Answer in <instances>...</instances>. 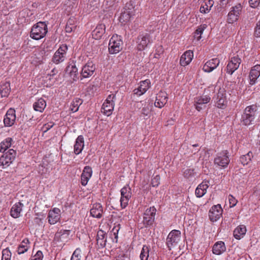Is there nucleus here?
Masks as SVG:
<instances>
[{"instance_id":"obj_1","label":"nucleus","mask_w":260,"mask_h":260,"mask_svg":"<svg viewBox=\"0 0 260 260\" xmlns=\"http://www.w3.org/2000/svg\"><path fill=\"white\" fill-rule=\"evenodd\" d=\"M257 110V107L256 105H252L247 107L242 115L241 122L242 124L245 125H249L252 124V122L255 119Z\"/></svg>"},{"instance_id":"obj_2","label":"nucleus","mask_w":260,"mask_h":260,"mask_svg":"<svg viewBox=\"0 0 260 260\" xmlns=\"http://www.w3.org/2000/svg\"><path fill=\"white\" fill-rule=\"evenodd\" d=\"M47 32V26L44 22H39L31 28L30 36L35 40H40L44 37Z\"/></svg>"},{"instance_id":"obj_3","label":"nucleus","mask_w":260,"mask_h":260,"mask_svg":"<svg viewBox=\"0 0 260 260\" xmlns=\"http://www.w3.org/2000/svg\"><path fill=\"white\" fill-rule=\"evenodd\" d=\"M123 42L121 37L118 35L113 36L109 43V52L110 54H116L122 48Z\"/></svg>"},{"instance_id":"obj_4","label":"nucleus","mask_w":260,"mask_h":260,"mask_svg":"<svg viewBox=\"0 0 260 260\" xmlns=\"http://www.w3.org/2000/svg\"><path fill=\"white\" fill-rule=\"evenodd\" d=\"M134 7L132 2L126 3L119 18V21L123 24L127 22L134 14Z\"/></svg>"},{"instance_id":"obj_5","label":"nucleus","mask_w":260,"mask_h":260,"mask_svg":"<svg viewBox=\"0 0 260 260\" xmlns=\"http://www.w3.org/2000/svg\"><path fill=\"white\" fill-rule=\"evenodd\" d=\"M67 50V45L66 44L61 45L55 52L52 59V62L56 64H58L63 61L66 58Z\"/></svg>"},{"instance_id":"obj_6","label":"nucleus","mask_w":260,"mask_h":260,"mask_svg":"<svg viewBox=\"0 0 260 260\" xmlns=\"http://www.w3.org/2000/svg\"><path fill=\"white\" fill-rule=\"evenodd\" d=\"M242 6L240 4H237L232 7L231 11L228 14L227 21L229 23L233 24L236 22L239 19L241 13Z\"/></svg>"},{"instance_id":"obj_7","label":"nucleus","mask_w":260,"mask_h":260,"mask_svg":"<svg viewBox=\"0 0 260 260\" xmlns=\"http://www.w3.org/2000/svg\"><path fill=\"white\" fill-rule=\"evenodd\" d=\"M180 232L178 230L172 231L168 236L166 240V244L169 250L176 246L180 240Z\"/></svg>"},{"instance_id":"obj_8","label":"nucleus","mask_w":260,"mask_h":260,"mask_svg":"<svg viewBox=\"0 0 260 260\" xmlns=\"http://www.w3.org/2000/svg\"><path fill=\"white\" fill-rule=\"evenodd\" d=\"M120 204L122 208H125L127 205L129 199L132 197V191L131 187L127 185L121 188V190Z\"/></svg>"},{"instance_id":"obj_9","label":"nucleus","mask_w":260,"mask_h":260,"mask_svg":"<svg viewBox=\"0 0 260 260\" xmlns=\"http://www.w3.org/2000/svg\"><path fill=\"white\" fill-rule=\"evenodd\" d=\"M156 213V209L154 207H151L147 209L143 217V222L146 225H149L153 224Z\"/></svg>"},{"instance_id":"obj_10","label":"nucleus","mask_w":260,"mask_h":260,"mask_svg":"<svg viewBox=\"0 0 260 260\" xmlns=\"http://www.w3.org/2000/svg\"><path fill=\"white\" fill-rule=\"evenodd\" d=\"M150 43V36L149 34H142L140 35L137 38V48L141 51L147 46Z\"/></svg>"},{"instance_id":"obj_11","label":"nucleus","mask_w":260,"mask_h":260,"mask_svg":"<svg viewBox=\"0 0 260 260\" xmlns=\"http://www.w3.org/2000/svg\"><path fill=\"white\" fill-rule=\"evenodd\" d=\"M70 230H60L55 234L54 241L60 243V245H64L70 240Z\"/></svg>"},{"instance_id":"obj_12","label":"nucleus","mask_w":260,"mask_h":260,"mask_svg":"<svg viewBox=\"0 0 260 260\" xmlns=\"http://www.w3.org/2000/svg\"><path fill=\"white\" fill-rule=\"evenodd\" d=\"M228 153L227 150H224L218 154L217 157L214 159L215 164L223 168L227 167L230 162V159L227 155Z\"/></svg>"},{"instance_id":"obj_13","label":"nucleus","mask_w":260,"mask_h":260,"mask_svg":"<svg viewBox=\"0 0 260 260\" xmlns=\"http://www.w3.org/2000/svg\"><path fill=\"white\" fill-rule=\"evenodd\" d=\"M95 70V64L92 62H88L82 67L81 76L84 78H89L93 75Z\"/></svg>"},{"instance_id":"obj_14","label":"nucleus","mask_w":260,"mask_h":260,"mask_svg":"<svg viewBox=\"0 0 260 260\" xmlns=\"http://www.w3.org/2000/svg\"><path fill=\"white\" fill-rule=\"evenodd\" d=\"M222 213V209L220 205L218 204L213 206L210 210L209 212V216L211 221L214 222L217 221Z\"/></svg>"},{"instance_id":"obj_15","label":"nucleus","mask_w":260,"mask_h":260,"mask_svg":"<svg viewBox=\"0 0 260 260\" xmlns=\"http://www.w3.org/2000/svg\"><path fill=\"white\" fill-rule=\"evenodd\" d=\"M241 59L238 56H234L231 58L230 61L227 65V73L232 75L236 70L238 69L241 63Z\"/></svg>"},{"instance_id":"obj_16","label":"nucleus","mask_w":260,"mask_h":260,"mask_svg":"<svg viewBox=\"0 0 260 260\" xmlns=\"http://www.w3.org/2000/svg\"><path fill=\"white\" fill-rule=\"evenodd\" d=\"M60 218V210L57 208H54L49 211L48 214V222L50 224H54L57 223Z\"/></svg>"},{"instance_id":"obj_17","label":"nucleus","mask_w":260,"mask_h":260,"mask_svg":"<svg viewBox=\"0 0 260 260\" xmlns=\"http://www.w3.org/2000/svg\"><path fill=\"white\" fill-rule=\"evenodd\" d=\"M150 85V81L148 79L141 81L139 87L133 90L134 94L138 96L143 94L149 88Z\"/></svg>"},{"instance_id":"obj_18","label":"nucleus","mask_w":260,"mask_h":260,"mask_svg":"<svg viewBox=\"0 0 260 260\" xmlns=\"http://www.w3.org/2000/svg\"><path fill=\"white\" fill-rule=\"evenodd\" d=\"M16 116L15 114V110L14 109H9L4 118V123L6 126H12L15 121Z\"/></svg>"},{"instance_id":"obj_19","label":"nucleus","mask_w":260,"mask_h":260,"mask_svg":"<svg viewBox=\"0 0 260 260\" xmlns=\"http://www.w3.org/2000/svg\"><path fill=\"white\" fill-rule=\"evenodd\" d=\"M226 93L224 89H220L217 95L216 106L218 108L224 109L226 105Z\"/></svg>"},{"instance_id":"obj_20","label":"nucleus","mask_w":260,"mask_h":260,"mask_svg":"<svg viewBox=\"0 0 260 260\" xmlns=\"http://www.w3.org/2000/svg\"><path fill=\"white\" fill-rule=\"evenodd\" d=\"M220 63L218 58H213L207 61L204 65L203 70L205 72L210 73L216 69Z\"/></svg>"},{"instance_id":"obj_21","label":"nucleus","mask_w":260,"mask_h":260,"mask_svg":"<svg viewBox=\"0 0 260 260\" xmlns=\"http://www.w3.org/2000/svg\"><path fill=\"white\" fill-rule=\"evenodd\" d=\"M92 174V169L89 166L84 167L83 172L81 176V183L83 186H85L89 179L91 178Z\"/></svg>"},{"instance_id":"obj_22","label":"nucleus","mask_w":260,"mask_h":260,"mask_svg":"<svg viewBox=\"0 0 260 260\" xmlns=\"http://www.w3.org/2000/svg\"><path fill=\"white\" fill-rule=\"evenodd\" d=\"M167 94L162 91L159 92L156 96L155 106L159 108L163 107L167 102Z\"/></svg>"},{"instance_id":"obj_23","label":"nucleus","mask_w":260,"mask_h":260,"mask_svg":"<svg viewBox=\"0 0 260 260\" xmlns=\"http://www.w3.org/2000/svg\"><path fill=\"white\" fill-rule=\"evenodd\" d=\"M260 76V65L256 64L252 68L249 74L250 84L253 85Z\"/></svg>"},{"instance_id":"obj_24","label":"nucleus","mask_w":260,"mask_h":260,"mask_svg":"<svg viewBox=\"0 0 260 260\" xmlns=\"http://www.w3.org/2000/svg\"><path fill=\"white\" fill-rule=\"evenodd\" d=\"M210 100V97L207 95L196 98L194 101V105L196 107V109L198 111H201L202 109H203V107L200 106V105H205L206 104L209 103Z\"/></svg>"},{"instance_id":"obj_25","label":"nucleus","mask_w":260,"mask_h":260,"mask_svg":"<svg viewBox=\"0 0 260 260\" xmlns=\"http://www.w3.org/2000/svg\"><path fill=\"white\" fill-rule=\"evenodd\" d=\"M193 56V53L192 51H185L180 57V63L181 66L185 67L188 65L192 60Z\"/></svg>"},{"instance_id":"obj_26","label":"nucleus","mask_w":260,"mask_h":260,"mask_svg":"<svg viewBox=\"0 0 260 260\" xmlns=\"http://www.w3.org/2000/svg\"><path fill=\"white\" fill-rule=\"evenodd\" d=\"M106 26L104 24H99L92 32V36L95 40L100 39L105 32Z\"/></svg>"},{"instance_id":"obj_27","label":"nucleus","mask_w":260,"mask_h":260,"mask_svg":"<svg viewBox=\"0 0 260 260\" xmlns=\"http://www.w3.org/2000/svg\"><path fill=\"white\" fill-rule=\"evenodd\" d=\"M199 147L198 144L190 146L189 147L187 145L184 144L180 149L181 153H183L184 154H196L199 150V148H195Z\"/></svg>"},{"instance_id":"obj_28","label":"nucleus","mask_w":260,"mask_h":260,"mask_svg":"<svg viewBox=\"0 0 260 260\" xmlns=\"http://www.w3.org/2000/svg\"><path fill=\"white\" fill-rule=\"evenodd\" d=\"M103 213V207L100 203L93 204L90 209V214L92 217L100 218L102 217Z\"/></svg>"},{"instance_id":"obj_29","label":"nucleus","mask_w":260,"mask_h":260,"mask_svg":"<svg viewBox=\"0 0 260 260\" xmlns=\"http://www.w3.org/2000/svg\"><path fill=\"white\" fill-rule=\"evenodd\" d=\"M84 146V138L82 136H79L76 140L75 144L74 146L75 153L76 154H79L81 153Z\"/></svg>"},{"instance_id":"obj_30","label":"nucleus","mask_w":260,"mask_h":260,"mask_svg":"<svg viewBox=\"0 0 260 260\" xmlns=\"http://www.w3.org/2000/svg\"><path fill=\"white\" fill-rule=\"evenodd\" d=\"M208 181H204L199 184L196 189V195L198 198L203 197L206 192L207 189L209 186Z\"/></svg>"},{"instance_id":"obj_31","label":"nucleus","mask_w":260,"mask_h":260,"mask_svg":"<svg viewBox=\"0 0 260 260\" xmlns=\"http://www.w3.org/2000/svg\"><path fill=\"white\" fill-rule=\"evenodd\" d=\"M226 248L224 243L222 241L217 242L213 246V253L216 255H220L225 251Z\"/></svg>"},{"instance_id":"obj_32","label":"nucleus","mask_w":260,"mask_h":260,"mask_svg":"<svg viewBox=\"0 0 260 260\" xmlns=\"http://www.w3.org/2000/svg\"><path fill=\"white\" fill-rule=\"evenodd\" d=\"M114 102L108 103L105 102L102 106V112H103L104 114L109 116L111 115L114 109Z\"/></svg>"},{"instance_id":"obj_33","label":"nucleus","mask_w":260,"mask_h":260,"mask_svg":"<svg viewBox=\"0 0 260 260\" xmlns=\"http://www.w3.org/2000/svg\"><path fill=\"white\" fill-rule=\"evenodd\" d=\"M246 228L244 225L237 226L234 231V236L237 239H240L246 234Z\"/></svg>"},{"instance_id":"obj_34","label":"nucleus","mask_w":260,"mask_h":260,"mask_svg":"<svg viewBox=\"0 0 260 260\" xmlns=\"http://www.w3.org/2000/svg\"><path fill=\"white\" fill-rule=\"evenodd\" d=\"M105 234L102 231H99L97 233L96 241L99 248H103L106 246V239L105 238Z\"/></svg>"},{"instance_id":"obj_35","label":"nucleus","mask_w":260,"mask_h":260,"mask_svg":"<svg viewBox=\"0 0 260 260\" xmlns=\"http://www.w3.org/2000/svg\"><path fill=\"white\" fill-rule=\"evenodd\" d=\"M46 106L45 101L43 99H39L33 105L34 109L36 111L43 112Z\"/></svg>"},{"instance_id":"obj_36","label":"nucleus","mask_w":260,"mask_h":260,"mask_svg":"<svg viewBox=\"0 0 260 260\" xmlns=\"http://www.w3.org/2000/svg\"><path fill=\"white\" fill-rule=\"evenodd\" d=\"M66 72L74 80H76L78 75V69L75 64L69 65L67 67Z\"/></svg>"},{"instance_id":"obj_37","label":"nucleus","mask_w":260,"mask_h":260,"mask_svg":"<svg viewBox=\"0 0 260 260\" xmlns=\"http://www.w3.org/2000/svg\"><path fill=\"white\" fill-rule=\"evenodd\" d=\"M75 22L76 20L74 18H70L68 20L65 27L67 32L70 33L76 29L77 25Z\"/></svg>"},{"instance_id":"obj_38","label":"nucleus","mask_w":260,"mask_h":260,"mask_svg":"<svg viewBox=\"0 0 260 260\" xmlns=\"http://www.w3.org/2000/svg\"><path fill=\"white\" fill-rule=\"evenodd\" d=\"M10 91V83L6 82L1 86L0 93L2 97H7Z\"/></svg>"},{"instance_id":"obj_39","label":"nucleus","mask_w":260,"mask_h":260,"mask_svg":"<svg viewBox=\"0 0 260 260\" xmlns=\"http://www.w3.org/2000/svg\"><path fill=\"white\" fill-rule=\"evenodd\" d=\"M29 241L27 239H24L17 248V253L22 254L26 252L28 248Z\"/></svg>"},{"instance_id":"obj_40","label":"nucleus","mask_w":260,"mask_h":260,"mask_svg":"<svg viewBox=\"0 0 260 260\" xmlns=\"http://www.w3.org/2000/svg\"><path fill=\"white\" fill-rule=\"evenodd\" d=\"M12 139L11 138H7L0 143V152H5L12 144Z\"/></svg>"},{"instance_id":"obj_41","label":"nucleus","mask_w":260,"mask_h":260,"mask_svg":"<svg viewBox=\"0 0 260 260\" xmlns=\"http://www.w3.org/2000/svg\"><path fill=\"white\" fill-rule=\"evenodd\" d=\"M82 101L79 98L74 99L70 106V110L73 112H77L78 110L79 106L82 104Z\"/></svg>"},{"instance_id":"obj_42","label":"nucleus","mask_w":260,"mask_h":260,"mask_svg":"<svg viewBox=\"0 0 260 260\" xmlns=\"http://www.w3.org/2000/svg\"><path fill=\"white\" fill-rule=\"evenodd\" d=\"M213 2L212 1H209L208 4L205 3L204 4L202 5L200 9V12L202 13H207L209 12L213 6Z\"/></svg>"},{"instance_id":"obj_43","label":"nucleus","mask_w":260,"mask_h":260,"mask_svg":"<svg viewBox=\"0 0 260 260\" xmlns=\"http://www.w3.org/2000/svg\"><path fill=\"white\" fill-rule=\"evenodd\" d=\"M251 157H252V153L249 152L246 155L242 156L240 158V161L244 166L247 165L251 161Z\"/></svg>"},{"instance_id":"obj_44","label":"nucleus","mask_w":260,"mask_h":260,"mask_svg":"<svg viewBox=\"0 0 260 260\" xmlns=\"http://www.w3.org/2000/svg\"><path fill=\"white\" fill-rule=\"evenodd\" d=\"M13 162L11 158H8V157L5 154L0 157V166H9Z\"/></svg>"},{"instance_id":"obj_45","label":"nucleus","mask_w":260,"mask_h":260,"mask_svg":"<svg viewBox=\"0 0 260 260\" xmlns=\"http://www.w3.org/2000/svg\"><path fill=\"white\" fill-rule=\"evenodd\" d=\"M149 248L147 246H144L140 255L141 260H148L149 257Z\"/></svg>"},{"instance_id":"obj_46","label":"nucleus","mask_w":260,"mask_h":260,"mask_svg":"<svg viewBox=\"0 0 260 260\" xmlns=\"http://www.w3.org/2000/svg\"><path fill=\"white\" fill-rule=\"evenodd\" d=\"M206 25H201L195 31L194 37L197 39L198 41L200 40L201 38V35L204 30L206 28Z\"/></svg>"},{"instance_id":"obj_47","label":"nucleus","mask_w":260,"mask_h":260,"mask_svg":"<svg viewBox=\"0 0 260 260\" xmlns=\"http://www.w3.org/2000/svg\"><path fill=\"white\" fill-rule=\"evenodd\" d=\"M81 257V251L80 249L77 248L73 253L71 260H80Z\"/></svg>"},{"instance_id":"obj_48","label":"nucleus","mask_w":260,"mask_h":260,"mask_svg":"<svg viewBox=\"0 0 260 260\" xmlns=\"http://www.w3.org/2000/svg\"><path fill=\"white\" fill-rule=\"evenodd\" d=\"M11 253L8 249L3 250L2 260H11Z\"/></svg>"},{"instance_id":"obj_49","label":"nucleus","mask_w":260,"mask_h":260,"mask_svg":"<svg viewBox=\"0 0 260 260\" xmlns=\"http://www.w3.org/2000/svg\"><path fill=\"white\" fill-rule=\"evenodd\" d=\"M5 154L8 157V158H11L12 161H14L15 160L16 153L14 149H10Z\"/></svg>"},{"instance_id":"obj_50","label":"nucleus","mask_w":260,"mask_h":260,"mask_svg":"<svg viewBox=\"0 0 260 260\" xmlns=\"http://www.w3.org/2000/svg\"><path fill=\"white\" fill-rule=\"evenodd\" d=\"M160 177L159 175H156L151 180V185L153 187H156L159 184Z\"/></svg>"},{"instance_id":"obj_51","label":"nucleus","mask_w":260,"mask_h":260,"mask_svg":"<svg viewBox=\"0 0 260 260\" xmlns=\"http://www.w3.org/2000/svg\"><path fill=\"white\" fill-rule=\"evenodd\" d=\"M229 201L230 207H233L237 203V200L232 195L229 196Z\"/></svg>"},{"instance_id":"obj_52","label":"nucleus","mask_w":260,"mask_h":260,"mask_svg":"<svg viewBox=\"0 0 260 260\" xmlns=\"http://www.w3.org/2000/svg\"><path fill=\"white\" fill-rule=\"evenodd\" d=\"M43 258V253L41 251H38L36 254L32 257L31 260H42Z\"/></svg>"},{"instance_id":"obj_53","label":"nucleus","mask_w":260,"mask_h":260,"mask_svg":"<svg viewBox=\"0 0 260 260\" xmlns=\"http://www.w3.org/2000/svg\"><path fill=\"white\" fill-rule=\"evenodd\" d=\"M254 35L256 37H260V20L257 23L255 28Z\"/></svg>"},{"instance_id":"obj_54","label":"nucleus","mask_w":260,"mask_h":260,"mask_svg":"<svg viewBox=\"0 0 260 260\" xmlns=\"http://www.w3.org/2000/svg\"><path fill=\"white\" fill-rule=\"evenodd\" d=\"M194 174V170L191 169H187L184 172V176L186 178H189Z\"/></svg>"},{"instance_id":"obj_55","label":"nucleus","mask_w":260,"mask_h":260,"mask_svg":"<svg viewBox=\"0 0 260 260\" xmlns=\"http://www.w3.org/2000/svg\"><path fill=\"white\" fill-rule=\"evenodd\" d=\"M249 3L251 7L255 8L258 6L260 0H249Z\"/></svg>"},{"instance_id":"obj_56","label":"nucleus","mask_w":260,"mask_h":260,"mask_svg":"<svg viewBox=\"0 0 260 260\" xmlns=\"http://www.w3.org/2000/svg\"><path fill=\"white\" fill-rule=\"evenodd\" d=\"M150 113V110L148 106H145L143 108L142 110V114L145 116H147Z\"/></svg>"},{"instance_id":"obj_57","label":"nucleus","mask_w":260,"mask_h":260,"mask_svg":"<svg viewBox=\"0 0 260 260\" xmlns=\"http://www.w3.org/2000/svg\"><path fill=\"white\" fill-rule=\"evenodd\" d=\"M11 215L14 217L16 218V204H14L11 208L10 211Z\"/></svg>"},{"instance_id":"obj_58","label":"nucleus","mask_w":260,"mask_h":260,"mask_svg":"<svg viewBox=\"0 0 260 260\" xmlns=\"http://www.w3.org/2000/svg\"><path fill=\"white\" fill-rule=\"evenodd\" d=\"M53 125L54 123L52 122L45 124L43 126V128L45 129V132H46L50 129L51 127H53Z\"/></svg>"},{"instance_id":"obj_59","label":"nucleus","mask_w":260,"mask_h":260,"mask_svg":"<svg viewBox=\"0 0 260 260\" xmlns=\"http://www.w3.org/2000/svg\"><path fill=\"white\" fill-rule=\"evenodd\" d=\"M115 96L114 94H110L108 95L105 102L108 103L114 102L113 100L115 98Z\"/></svg>"},{"instance_id":"obj_60","label":"nucleus","mask_w":260,"mask_h":260,"mask_svg":"<svg viewBox=\"0 0 260 260\" xmlns=\"http://www.w3.org/2000/svg\"><path fill=\"white\" fill-rule=\"evenodd\" d=\"M118 260H130V258L125 254L118 256Z\"/></svg>"},{"instance_id":"obj_61","label":"nucleus","mask_w":260,"mask_h":260,"mask_svg":"<svg viewBox=\"0 0 260 260\" xmlns=\"http://www.w3.org/2000/svg\"><path fill=\"white\" fill-rule=\"evenodd\" d=\"M19 207L18 206V205L17 204V217H18V213L19 214L21 209H19Z\"/></svg>"},{"instance_id":"obj_62","label":"nucleus","mask_w":260,"mask_h":260,"mask_svg":"<svg viewBox=\"0 0 260 260\" xmlns=\"http://www.w3.org/2000/svg\"><path fill=\"white\" fill-rule=\"evenodd\" d=\"M200 106L203 107V109L205 107V105H200Z\"/></svg>"},{"instance_id":"obj_63","label":"nucleus","mask_w":260,"mask_h":260,"mask_svg":"<svg viewBox=\"0 0 260 260\" xmlns=\"http://www.w3.org/2000/svg\"><path fill=\"white\" fill-rule=\"evenodd\" d=\"M18 204L20 205V207H21L23 206V204L22 203H21L20 202H19Z\"/></svg>"},{"instance_id":"obj_64","label":"nucleus","mask_w":260,"mask_h":260,"mask_svg":"<svg viewBox=\"0 0 260 260\" xmlns=\"http://www.w3.org/2000/svg\"><path fill=\"white\" fill-rule=\"evenodd\" d=\"M36 219H37V220H41L40 219H39V218H36Z\"/></svg>"}]
</instances>
